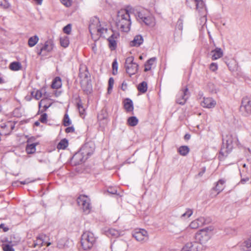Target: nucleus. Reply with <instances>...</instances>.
<instances>
[{"label":"nucleus","instance_id":"aec40b11","mask_svg":"<svg viewBox=\"0 0 251 251\" xmlns=\"http://www.w3.org/2000/svg\"><path fill=\"white\" fill-rule=\"evenodd\" d=\"M225 180L222 179L219 180L217 182L216 186L212 189V191H215L216 194H214L213 196H216L224 190V184Z\"/></svg>","mask_w":251,"mask_h":251},{"label":"nucleus","instance_id":"5fc2aeb1","mask_svg":"<svg viewBox=\"0 0 251 251\" xmlns=\"http://www.w3.org/2000/svg\"><path fill=\"white\" fill-rule=\"evenodd\" d=\"M156 60V57H151V58H150L149 60H148L145 63L148 64V65H149L150 66H151H151L153 65L154 62Z\"/></svg>","mask_w":251,"mask_h":251},{"label":"nucleus","instance_id":"a211bd4d","mask_svg":"<svg viewBox=\"0 0 251 251\" xmlns=\"http://www.w3.org/2000/svg\"><path fill=\"white\" fill-rule=\"evenodd\" d=\"M216 105V101L212 98H203L201 105L204 108H213Z\"/></svg>","mask_w":251,"mask_h":251},{"label":"nucleus","instance_id":"9b49d317","mask_svg":"<svg viewBox=\"0 0 251 251\" xmlns=\"http://www.w3.org/2000/svg\"><path fill=\"white\" fill-rule=\"evenodd\" d=\"M95 149V146L93 142H90L85 143L80 148V150L82 152V154L87 159L92 155Z\"/></svg>","mask_w":251,"mask_h":251},{"label":"nucleus","instance_id":"5701e85b","mask_svg":"<svg viewBox=\"0 0 251 251\" xmlns=\"http://www.w3.org/2000/svg\"><path fill=\"white\" fill-rule=\"evenodd\" d=\"M98 119L100 122V125L101 126L102 124L103 125V126L107 124V119L106 118V114L104 113V111H102L101 113L98 115Z\"/></svg>","mask_w":251,"mask_h":251},{"label":"nucleus","instance_id":"bb28decb","mask_svg":"<svg viewBox=\"0 0 251 251\" xmlns=\"http://www.w3.org/2000/svg\"><path fill=\"white\" fill-rule=\"evenodd\" d=\"M138 119L135 116H131L127 119V124L130 126H135L138 123Z\"/></svg>","mask_w":251,"mask_h":251},{"label":"nucleus","instance_id":"f8f14e48","mask_svg":"<svg viewBox=\"0 0 251 251\" xmlns=\"http://www.w3.org/2000/svg\"><path fill=\"white\" fill-rule=\"evenodd\" d=\"M100 26V24L99 18L96 17H94L90 19L89 25V30L92 38H94L93 34L94 32H95L97 30V28Z\"/></svg>","mask_w":251,"mask_h":251},{"label":"nucleus","instance_id":"774afa93","mask_svg":"<svg viewBox=\"0 0 251 251\" xmlns=\"http://www.w3.org/2000/svg\"><path fill=\"white\" fill-rule=\"evenodd\" d=\"M1 128H9V126H7V122L5 124H2L0 125Z\"/></svg>","mask_w":251,"mask_h":251},{"label":"nucleus","instance_id":"4d7b16f0","mask_svg":"<svg viewBox=\"0 0 251 251\" xmlns=\"http://www.w3.org/2000/svg\"><path fill=\"white\" fill-rule=\"evenodd\" d=\"M15 123H13L11 121L7 122V126H9V128H10L9 132H11L15 128Z\"/></svg>","mask_w":251,"mask_h":251},{"label":"nucleus","instance_id":"49530a36","mask_svg":"<svg viewBox=\"0 0 251 251\" xmlns=\"http://www.w3.org/2000/svg\"><path fill=\"white\" fill-rule=\"evenodd\" d=\"M114 83V80L113 77H110L108 80V92L109 93L110 91L112 89L113 84Z\"/></svg>","mask_w":251,"mask_h":251},{"label":"nucleus","instance_id":"6ab92c4d","mask_svg":"<svg viewBox=\"0 0 251 251\" xmlns=\"http://www.w3.org/2000/svg\"><path fill=\"white\" fill-rule=\"evenodd\" d=\"M211 59L212 60H215L222 57L223 55V51L220 48L216 47L210 52Z\"/></svg>","mask_w":251,"mask_h":251},{"label":"nucleus","instance_id":"79ce46f5","mask_svg":"<svg viewBox=\"0 0 251 251\" xmlns=\"http://www.w3.org/2000/svg\"><path fill=\"white\" fill-rule=\"evenodd\" d=\"M77 107L79 110V112L80 115H82L84 114L85 109L82 105V104L80 101L77 103Z\"/></svg>","mask_w":251,"mask_h":251},{"label":"nucleus","instance_id":"2f4dec72","mask_svg":"<svg viewBox=\"0 0 251 251\" xmlns=\"http://www.w3.org/2000/svg\"><path fill=\"white\" fill-rule=\"evenodd\" d=\"M68 146V141L64 138L62 139L58 144L57 148L58 149H65Z\"/></svg>","mask_w":251,"mask_h":251},{"label":"nucleus","instance_id":"1a4fd4ad","mask_svg":"<svg viewBox=\"0 0 251 251\" xmlns=\"http://www.w3.org/2000/svg\"><path fill=\"white\" fill-rule=\"evenodd\" d=\"M190 96V94L187 87L185 86L182 88L176 96V103L181 105H184L189 99Z\"/></svg>","mask_w":251,"mask_h":251},{"label":"nucleus","instance_id":"09e8293b","mask_svg":"<svg viewBox=\"0 0 251 251\" xmlns=\"http://www.w3.org/2000/svg\"><path fill=\"white\" fill-rule=\"evenodd\" d=\"M244 246L248 251H251V237L244 242Z\"/></svg>","mask_w":251,"mask_h":251},{"label":"nucleus","instance_id":"9d476101","mask_svg":"<svg viewBox=\"0 0 251 251\" xmlns=\"http://www.w3.org/2000/svg\"><path fill=\"white\" fill-rule=\"evenodd\" d=\"M240 111L244 113L245 116L251 114V99L248 97L243 98L240 106Z\"/></svg>","mask_w":251,"mask_h":251},{"label":"nucleus","instance_id":"7c9ffc66","mask_svg":"<svg viewBox=\"0 0 251 251\" xmlns=\"http://www.w3.org/2000/svg\"><path fill=\"white\" fill-rule=\"evenodd\" d=\"M60 43L62 47L67 48L68 47L70 43L69 37L67 36L60 37Z\"/></svg>","mask_w":251,"mask_h":251},{"label":"nucleus","instance_id":"cd10ccee","mask_svg":"<svg viewBox=\"0 0 251 251\" xmlns=\"http://www.w3.org/2000/svg\"><path fill=\"white\" fill-rule=\"evenodd\" d=\"M8 243H3L1 245L3 251H15L13 248V244H11V241H8Z\"/></svg>","mask_w":251,"mask_h":251},{"label":"nucleus","instance_id":"c756f323","mask_svg":"<svg viewBox=\"0 0 251 251\" xmlns=\"http://www.w3.org/2000/svg\"><path fill=\"white\" fill-rule=\"evenodd\" d=\"M105 233L107 236H111L114 237H117L120 235L119 231L114 228H110L106 231Z\"/></svg>","mask_w":251,"mask_h":251},{"label":"nucleus","instance_id":"bf43d9fd","mask_svg":"<svg viewBox=\"0 0 251 251\" xmlns=\"http://www.w3.org/2000/svg\"><path fill=\"white\" fill-rule=\"evenodd\" d=\"M75 131V128L74 126H69L65 129V132L66 133H72Z\"/></svg>","mask_w":251,"mask_h":251},{"label":"nucleus","instance_id":"0eeeda50","mask_svg":"<svg viewBox=\"0 0 251 251\" xmlns=\"http://www.w3.org/2000/svg\"><path fill=\"white\" fill-rule=\"evenodd\" d=\"M133 61L134 57L132 56L126 58V59L125 67L126 72L130 76L135 74L138 70V65Z\"/></svg>","mask_w":251,"mask_h":251},{"label":"nucleus","instance_id":"b1692460","mask_svg":"<svg viewBox=\"0 0 251 251\" xmlns=\"http://www.w3.org/2000/svg\"><path fill=\"white\" fill-rule=\"evenodd\" d=\"M62 85V83H61V79L60 78V77H58V76H57V77H55L52 82V84H51V87L53 89H58Z\"/></svg>","mask_w":251,"mask_h":251},{"label":"nucleus","instance_id":"393cba45","mask_svg":"<svg viewBox=\"0 0 251 251\" xmlns=\"http://www.w3.org/2000/svg\"><path fill=\"white\" fill-rule=\"evenodd\" d=\"M38 144V143H32L31 144H27L25 151L27 154H32L36 151V146Z\"/></svg>","mask_w":251,"mask_h":251},{"label":"nucleus","instance_id":"ddd939ff","mask_svg":"<svg viewBox=\"0 0 251 251\" xmlns=\"http://www.w3.org/2000/svg\"><path fill=\"white\" fill-rule=\"evenodd\" d=\"M87 159V157L83 155L82 152L79 150V151L72 157L71 162L74 165L76 166L85 162Z\"/></svg>","mask_w":251,"mask_h":251},{"label":"nucleus","instance_id":"603ef678","mask_svg":"<svg viewBox=\"0 0 251 251\" xmlns=\"http://www.w3.org/2000/svg\"><path fill=\"white\" fill-rule=\"evenodd\" d=\"M196 220L198 221L200 226L206 224L208 223L206 222V219L204 217H202L198 218Z\"/></svg>","mask_w":251,"mask_h":251},{"label":"nucleus","instance_id":"680f3d73","mask_svg":"<svg viewBox=\"0 0 251 251\" xmlns=\"http://www.w3.org/2000/svg\"><path fill=\"white\" fill-rule=\"evenodd\" d=\"M51 105V103L49 105H47L46 104H45L43 106V109L40 110L39 109L38 111V113H43L44 111H46Z\"/></svg>","mask_w":251,"mask_h":251},{"label":"nucleus","instance_id":"864d4df0","mask_svg":"<svg viewBox=\"0 0 251 251\" xmlns=\"http://www.w3.org/2000/svg\"><path fill=\"white\" fill-rule=\"evenodd\" d=\"M209 69L213 72L216 71L218 69V65L216 63H211L209 66Z\"/></svg>","mask_w":251,"mask_h":251},{"label":"nucleus","instance_id":"72a5a7b5","mask_svg":"<svg viewBox=\"0 0 251 251\" xmlns=\"http://www.w3.org/2000/svg\"><path fill=\"white\" fill-rule=\"evenodd\" d=\"M178 152L183 156L186 155L189 152V148L186 146H182L178 149Z\"/></svg>","mask_w":251,"mask_h":251},{"label":"nucleus","instance_id":"f257e3e1","mask_svg":"<svg viewBox=\"0 0 251 251\" xmlns=\"http://www.w3.org/2000/svg\"><path fill=\"white\" fill-rule=\"evenodd\" d=\"M78 77L80 78L81 89L84 93L86 95L91 93L92 85L90 78L91 75L86 66L84 65H80Z\"/></svg>","mask_w":251,"mask_h":251},{"label":"nucleus","instance_id":"473e14b6","mask_svg":"<svg viewBox=\"0 0 251 251\" xmlns=\"http://www.w3.org/2000/svg\"><path fill=\"white\" fill-rule=\"evenodd\" d=\"M39 38L37 35L30 37L28 41V45L30 47L34 46L38 42Z\"/></svg>","mask_w":251,"mask_h":251},{"label":"nucleus","instance_id":"13d9d810","mask_svg":"<svg viewBox=\"0 0 251 251\" xmlns=\"http://www.w3.org/2000/svg\"><path fill=\"white\" fill-rule=\"evenodd\" d=\"M107 192L112 195L117 194V190L116 188L111 187L107 189Z\"/></svg>","mask_w":251,"mask_h":251},{"label":"nucleus","instance_id":"e433bc0d","mask_svg":"<svg viewBox=\"0 0 251 251\" xmlns=\"http://www.w3.org/2000/svg\"><path fill=\"white\" fill-rule=\"evenodd\" d=\"M45 237V236L44 235H39L37 237V240H40L41 241V243L40 244H38V243H36V242H34V247H36V246H39L40 247H42L43 245H44V238Z\"/></svg>","mask_w":251,"mask_h":251},{"label":"nucleus","instance_id":"f3484780","mask_svg":"<svg viewBox=\"0 0 251 251\" xmlns=\"http://www.w3.org/2000/svg\"><path fill=\"white\" fill-rule=\"evenodd\" d=\"M120 37V34L119 32H114L112 33L110 37L107 39L109 42V47L111 50H115L117 48V42L116 39Z\"/></svg>","mask_w":251,"mask_h":251},{"label":"nucleus","instance_id":"0e129e2a","mask_svg":"<svg viewBox=\"0 0 251 251\" xmlns=\"http://www.w3.org/2000/svg\"><path fill=\"white\" fill-rule=\"evenodd\" d=\"M250 180L249 177H246L245 178H241L240 183L243 184H244L246 182Z\"/></svg>","mask_w":251,"mask_h":251},{"label":"nucleus","instance_id":"052dcab7","mask_svg":"<svg viewBox=\"0 0 251 251\" xmlns=\"http://www.w3.org/2000/svg\"><path fill=\"white\" fill-rule=\"evenodd\" d=\"M136 16L138 18L141 20V21L144 19V18L146 17L144 14L142 12H138L137 13Z\"/></svg>","mask_w":251,"mask_h":251},{"label":"nucleus","instance_id":"4c0bfd02","mask_svg":"<svg viewBox=\"0 0 251 251\" xmlns=\"http://www.w3.org/2000/svg\"><path fill=\"white\" fill-rule=\"evenodd\" d=\"M107 31H108V29L106 28L99 27V28H97V30H96V32L99 33L100 34V35L99 37H97L96 39L94 38L93 39L95 41H96L97 39H98L99 38V37L100 36H102V34H103L104 33H106L107 32Z\"/></svg>","mask_w":251,"mask_h":251},{"label":"nucleus","instance_id":"e2e57ef3","mask_svg":"<svg viewBox=\"0 0 251 251\" xmlns=\"http://www.w3.org/2000/svg\"><path fill=\"white\" fill-rule=\"evenodd\" d=\"M0 229H2L4 232H6L9 230V228L7 226H5L4 224H1L0 225Z\"/></svg>","mask_w":251,"mask_h":251},{"label":"nucleus","instance_id":"423d86ee","mask_svg":"<svg viewBox=\"0 0 251 251\" xmlns=\"http://www.w3.org/2000/svg\"><path fill=\"white\" fill-rule=\"evenodd\" d=\"M211 229L209 227L201 229L195 235V239L201 245L206 243L211 238Z\"/></svg>","mask_w":251,"mask_h":251},{"label":"nucleus","instance_id":"f03ea898","mask_svg":"<svg viewBox=\"0 0 251 251\" xmlns=\"http://www.w3.org/2000/svg\"><path fill=\"white\" fill-rule=\"evenodd\" d=\"M116 26L122 31L127 32L130 30L131 21L130 15L127 10H121L117 14Z\"/></svg>","mask_w":251,"mask_h":251},{"label":"nucleus","instance_id":"7ed1b4c3","mask_svg":"<svg viewBox=\"0 0 251 251\" xmlns=\"http://www.w3.org/2000/svg\"><path fill=\"white\" fill-rule=\"evenodd\" d=\"M238 139L235 134H227L223 138V145L220 153L223 156H226L233 148V144H236Z\"/></svg>","mask_w":251,"mask_h":251},{"label":"nucleus","instance_id":"dca6fc26","mask_svg":"<svg viewBox=\"0 0 251 251\" xmlns=\"http://www.w3.org/2000/svg\"><path fill=\"white\" fill-rule=\"evenodd\" d=\"M127 244L125 241L117 240L114 242L112 247L115 251H126L127 249Z\"/></svg>","mask_w":251,"mask_h":251},{"label":"nucleus","instance_id":"f704fd0d","mask_svg":"<svg viewBox=\"0 0 251 251\" xmlns=\"http://www.w3.org/2000/svg\"><path fill=\"white\" fill-rule=\"evenodd\" d=\"M31 95L36 100H38L42 97L43 94L41 90H36V92L32 91Z\"/></svg>","mask_w":251,"mask_h":251},{"label":"nucleus","instance_id":"ea45409f","mask_svg":"<svg viewBox=\"0 0 251 251\" xmlns=\"http://www.w3.org/2000/svg\"><path fill=\"white\" fill-rule=\"evenodd\" d=\"M118 68V62L117 59H115L112 63L113 74L114 75H115L117 73Z\"/></svg>","mask_w":251,"mask_h":251},{"label":"nucleus","instance_id":"69168bd1","mask_svg":"<svg viewBox=\"0 0 251 251\" xmlns=\"http://www.w3.org/2000/svg\"><path fill=\"white\" fill-rule=\"evenodd\" d=\"M151 66H150L149 65H148V64L145 63V69H144L145 72H148V71L151 70Z\"/></svg>","mask_w":251,"mask_h":251},{"label":"nucleus","instance_id":"4be33fe9","mask_svg":"<svg viewBox=\"0 0 251 251\" xmlns=\"http://www.w3.org/2000/svg\"><path fill=\"white\" fill-rule=\"evenodd\" d=\"M124 108L126 112H131L133 110V104L132 100L126 98L124 101Z\"/></svg>","mask_w":251,"mask_h":251},{"label":"nucleus","instance_id":"3c124183","mask_svg":"<svg viewBox=\"0 0 251 251\" xmlns=\"http://www.w3.org/2000/svg\"><path fill=\"white\" fill-rule=\"evenodd\" d=\"M189 226L191 228L196 229L200 226L198 221H197V220H196L192 221L190 223Z\"/></svg>","mask_w":251,"mask_h":251},{"label":"nucleus","instance_id":"a18cd8bd","mask_svg":"<svg viewBox=\"0 0 251 251\" xmlns=\"http://www.w3.org/2000/svg\"><path fill=\"white\" fill-rule=\"evenodd\" d=\"M192 247H193V243H188L182 248V251H192Z\"/></svg>","mask_w":251,"mask_h":251},{"label":"nucleus","instance_id":"6e6d98bb","mask_svg":"<svg viewBox=\"0 0 251 251\" xmlns=\"http://www.w3.org/2000/svg\"><path fill=\"white\" fill-rule=\"evenodd\" d=\"M61 3L67 7H69L71 5V0H60Z\"/></svg>","mask_w":251,"mask_h":251},{"label":"nucleus","instance_id":"58836bf2","mask_svg":"<svg viewBox=\"0 0 251 251\" xmlns=\"http://www.w3.org/2000/svg\"><path fill=\"white\" fill-rule=\"evenodd\" d=\"M193 210L190 208H187L185 213H184L181 216L182 218H189L193 214Z\"/></svg>","mask_w":251,"mask_h":251},{"label":"nucleus","instance_id":"37998d69","mask_svg":"<svg viewBox=\"0 0 251 251\" xmlns=\"http://www.w3.org/2000/svg\"><path fill=\"white\" fill-rule=\"evenodd\" d=\"M198 242H199L197 241L192 242L193 247H192V251H200L201 250V248L200 247Z\"/></svg>","mask_w":251,"mask_h":251},{"label":"nucleus","instance_id":"8fccbe9b","mask_svg":"<svg viewBox=\"0 0 251 251\" xmlns=\"http://www.w3.org/2000/svg\"><path fill=\"white\" fill-rule=\"evenodd\" d=\"M42 113V114H41V115L40 117L39 121L42 123H46L47 121L48 115L45 113Z\"/></svg>","mask_w":251,"mask_h":251},{"label":"nucleus","instance_id":"4468645a","mask_svg":"<svg viewBox=\"0 0 251 251\" xmlns=\"http://www.w3.org/2000/svg\"><path fill=\"white\" fill-rule=\"evenodd\" d=\"M133 237L139 242H145L148 240V232L144 229H140L133 234Z\"/></svg>","mask_w":251,"mask_h":251},{"label":"nucleus","instance_id":"c85d7f7f","mask_svg":"<svg viewBox=\"0 0 251 251\" xmlns=\"http://www.w3.org/2000/svg\"><path fill=\"white\" fill-rule=\"evenodd\" d=\"M148 89V84L147 83L146 81H143L141 83H140L137 89L141 93H145Z\"/></svg>","mask_w":251,"mask_h":251},{"label":"nucleus","instance_id":"c03bdc74","mask_svg":"<svg viewBox=\"0 0 251 251\" xmlns=\"http://www.w3.org/2000/svg\"><path fill=\"white\" fill-rule=\"evenodd\" d=\"M142 21L146 25H150L152 23V18L150 16H146Z\"/></svg>","mask_w":251,"mask_h":251},{"label":"nucleus","instance_id":"a19ab883","mask_svg":"<svg viewBox=\"0 0 251 251\" xmlns=\"http://www.w3.org/2000/svg\"><path fill=\"white\" fill-rule=\"evenodd\" d=\"M72 30V25L71 24H69L65 26L63 28V32L67 34H70Z\"/></svg>","mask_w":251,"mask_h":251},{"label":"nucleus","instance_id":"20e7f679","mask_svg":"<svg viewBox=\"0 0 251 251\" xmlns=\"http://www.w3.org/2000/svg\"><path fill=\"white\" fill-rule=\"evenodd\" d=\"M186 4L191 9H196L201 16H205L207 9L204 0H186Z\"/></svg>","mask_w":251,"mask_h":251},{"label":"nucleus","instance_id":"2eb2a0df","mask_svg":"<svg viewBox=\"0 0 251 251\" xmlns=\"http://www.w3.org/2000/svg\"><path fill=\"white\" fill-rule=\"evenodd\" d=\"M54 44L51 40L47 41L44 45L40 49V50L37 52L38 55L44 56L45 54H42L44 51L47 52H50L53 48Z\"/></svg>","mask_w":251,"mask_h":251},{"label":"nucleus","instance_id":"a878e982","mask_svg":"<svg viewBox=\"0 0 251 251\" xmlns=\"http://www.w3.org/2000/svg\"><path fill=\"white\" fill-rule=\"evenodd\" d=\"M9 68L12 71H17L22 68V65L19 62L14 61L10 64Z\"/></svg>","mask_w":251,"mask_h":251},{"label":"nucleus","instance_id":"c9c22d12","mask_svg":"<svg viewBox=\"0 0 251 251\" xmlns=\"http://www.w3.org/2000/svg\"><path fill=\"white\" fill-rule=\"evenodd\" d=\"M63 124L65 126H68L71 124V121L67 113H66L64 115L63 120Z\"/></svg>","mask_w":251,"mask_h":251},{"label":"nucleus","instance_id":"6e6552de","mask_svg":"<svg viewBox=\"0 0 251 251\" xmlns=\"http://www.w3.org/2000/svg\"><path fill=\"white\" fill-rule=\"evenodd\" d=\"M78 205L81 207L86 214L90 213L91 206L89 198L85 195H80L77 199Z\"/></svg>","mask_w":251,"mask_h":251},{"label":"nucleus","instance_id":"338daca9","mask_svg":"<svg viewBox=\"0 0 251 251\" xmlns=\"http://www.w3.org/2000/svg\"><path fill=\"white\" fill-rule=\"evenodd\" d=\"M126 88L127 84L125 82H123L121 86V89H122L123 91H125Z\"/></svg>","mask_w":251,"mask_h":251},{"label":"nucleus","instance_id":"39448f33","mask_svg":"<svg viewBox=\"0 0 251 251\" xmlns=\"http://www.w3.org/2000/svg\"><path fill=\"white\" fill-rule=\"evenodd\" d=\"M95 242L96 238L92 232L85 231L81 235V244L84 250H88L91 249Z\"/></svg>","mask_w":251,"mask_h":251},{"label":"nucleus","instance_id":"de8ad7c7","mask_svg":"<svg viewBox=\"0 0 251 251\" xmlns=\"http://www.w3.org/2000/svg\"><path fill=\"white\" fill-rule=\"evenodd\" d=\"M176 28L180 30L181 32L183 29V21L181 19H179L177 22Z\"/></svg>","mask_w":251,"mask_h":251},{"label":"nucleus","instance_id":"412c9836","mask_svg":"<svg viewBox=\"0 0 251 251\" xmlns=\"http://www.w3.org/2000/svg\"><path fill=\"white\" fill-rule=\"evenodd\" d=\"M143 42V38L141 35H136L133 40L130 42V45L131 47H139Z\"/></svg>","mask_w":251,"mask_h":251}]
</instances>
